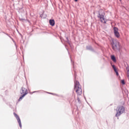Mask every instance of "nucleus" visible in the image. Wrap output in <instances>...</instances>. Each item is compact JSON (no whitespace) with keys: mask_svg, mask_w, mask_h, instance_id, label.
Instances as JSON below:
<instances>
[{"mask_svg":"<svg viewBox=\"0 0 129 129\" xmlns=\"http://www.w3.org/2000/svg\"><path fill=\"white\" fill-rule=\"evenodd\" d=\"M76 73H75V89L78 95H81V94H82V89L80 87L79 82L76 81Z\"/></svg>","mask_w":129,"mask_h":129,"instance_id":"f257e3e1","label":"nucleus"},{"mask_svg":"<svg viewBox=\"0 0 129 129\" xmlns=\"http://www.w3.org/2000/svg\"><path fill=\"white\" fill-rule=\"evenodd\" d=\"M116 111V114H115V116L118 117V116H120L125 111V109L123 106L119 105L117 107Z\"/></svg>","mask_w":129,"mask_h":129,"instance_id":"f03ea898","label":"nucleus"},{"mask_svg":"<svg viewBox=\"0 0 129 129\" xmlns=\"http://www.w3.org/2000/svg\"><path fill=\"white\" fill-rule=\"evenodd\" d=\"M20 94L22 95L20 96L19 99H18V101H21L23 98H24L27 94L29 93L28 92V89H26L24 87H22L20 89Z\"/></svg>","mask_w":129,"mask_h":129,"instance_id":"7ed1b4c3","label":"nucleus"},{"mask_svg":"<svg viewBox=\"0 0 129 129\" xmlns=\"http://www.w3.org/2000/svg\"><path fill=\"white\" fill-rule=\"evenodd\" d=\"M119 47H120V45H119V42H118V40H115L112 41V48L113 50L114 51L119 50Z\"/></svg>","mask_w":129,"mask_h":129,"instance_id":"20e7f679","label":"nucleus"},{"mask_svg":"<svg viewBox=\"0 0 129 129\" xmlns=\"http://www.w3.org/2000/svg\"><path fill=\"white\" fill-rule=\"evenodd\" d=\"M104 16H105V13H104V11H103V10H101L99 11L98 18L99 19H100L101 23L103 22L104 21H105V18H104Z\"/></svg>","mask_w":129,"mask_h":129,"instance_id":"39448f33","label":"nucleus"},{"mask_svg":"<svg viewBox=\"0 0 129 129\" xmlns=\"http://www.w3.org/2000/svg\"><path fill=\"white\" fill-rule=\"evenodd\" d=\"M14 115L16 117V118L17 119V121L19 123V126L21 128H22V122H21V119L20 118V117L17 113H14Z\"/></svg>","mask_w":129,"mask_h":129,"instance_id":"423d86ee","label":"nucleus"},{"mask_svg":"<svg viewBox=\"0 0 129 129\" xmlns=\"http://www.w3.org/2000/svg\"><path fill=\"white\" fill-rule=\"evenodd\" d=\"M114 34L116 38H119V32H118V28L114 27L113 28Z\"/></svg>","mask_w":129,"mask_h":129,"instance_id":"0eeeda50","label":"nucleus"},{"mask_svg":"<svg viewBox=\"0 0 129 129\" xmlns=\"http://www.w3.org/2000/svg\"><path fill=\"white\" fill-rule=\"evenodd\" d=\"M86 49L89 50V51H91L92 52H93L94 53H96V51L93 49L92 46L91 45H88L86 46Z\"/></svg>","mask_w":129,"mask_h":129,"instance_id":"6e6552de","label":"nucleus"},{"mask_svg":"<svg viewBox=\"0 0 129 129\" xmlns=\"http://www.w3.org/2000/svg\"><path fill=\"white\" fill-rule=\"evenodd\" d=\"M49 23L50 26H55V20H54V19L49 20Z\"/></svg>","mask_w":129,"mask_h":129,"instance_id":"1a4fd4ad","label":"nucleus"},{"mask_svg":"<svg viewBox=\"0 0 129 129\" xmlns=\"http://www.w3.org/2000/svg\"><path fill=\"white\" fill-rule=\"evenodd\" d=\"M111 59L114 63L116 62V58H115V56L114 55H111Z\"/></svg>","mask_w":129,"mask_h":129,"instance_id":"9d476101","label":"nucleus"},{"mask_svg":"<svg viewBox=\"0 0 129 129\" xmlns=\"http://www.w3.org/2000/svg\"><path fill=\"white\" fill-rule=\"evenodd\" d=\"M8 37H9V38H10V39H11V40H12V41L14 42V43H15V45L17 48V44H16V42H15V41H14V39L13 38H12V37H11V36H9Z\"/></svg>","mask_w":129,"mask_h":129,"instance_id":"9b49d317","label":"nucleus"},{"mask_svg":"<svg viewBox=\"0 0 129 129\" xmlns=\"http://www.w3.org/2000/svg\"><path fill=\"white\" fill-rule=\"evenodd\" d=\"M114 72L116 73V76H118L119 74H118V71H117V70H116L115 71H114Z\"/></svg>","mask_w":129,"mask_h":129,"instance_id":"f8f14e48","label":"nucleus"},{"mask_svg":"<svg viewBox=\"0 0 129 129\" xmlns=\"http://www.w3.org/2000/svg\"><path fill=\"white\" fill-rule=\"evenodd\" d=\"M121 83L122 84H123V85H124V84H125V82H124V80H122L121 81Z\"/></svg>","mask_w":129,"mask_h":129,"instance_id":"ddd939ff","label":"nucleus"},{"mask_svg":"<svg viewBox=\"0 0 129 129\" xmlns=\"http://www.w3.org/2000/svg\"><path fill=\"white\" fill-rule=\"evenodd\" d=\"M110 64H111V67L113 68V69H114V68H116L115 66H114V64H112V62H111Z\"/></svg>","mask_w":129,"mask_h":129,"instance_id":"4468645a","label":"nucleus"},{"mask_svg":"<svg viewBox=\"0 0 129 129\" xmlns=\"http://www.w3.org/2000/svg\"><path fill=\"white\" fill-rule=\"evenodd\" d=\"M67 43H68V44H69V45H70V43L69 42V39H68V37H67Z\"/></svg>","mask_w":129,"mask_h":129,"instance_id":"2eb2a0df","label":"nucleus"},{"mask_svg":"<svg viewBox=\"0 0 129 129\" xmlns=\"http://www.w3.org/2000/svg\"><path fill=\"white\" fill-rule=\"evenodd\" d=\"M47 93H48L49 94H52L53 95H57V94H53V93H52L47 92Z\"/></svg>","mask_w":129,"mask_h":129,"instance_id":"dca6fc26","label":"nucleus"},{"mask_svg":"<svg viewBox=\"0 0 129 129\" xmlns=\"http://www.w3.org/2000/svg\"><path fill=\"white\" fill-rule=\"evenodd\" d=\"M78 101L79 103H80V99H79V98H78Z\"/></svg>","mask_w":129,"mask_h":129,"instance_id":"f3484780","label":"nucleus"},{"mask_svg":"<svg viewBox=\"0 0 129 129\" xmlns=\"http://www.w3.org/2000/svg\"><path fill=\"white\" fill-rule=\"evenodd\" d=\"M36 92H39V91H33L32 93H36Z\"/></svg>","mask_w":129,"mask_h":129,"instance_id":"a211bd4d","label":"nucleus"},{"mask_svg":"<svg viewBox=\"0 0 129 129\" xmlns=\"http://www.w3.org/2000/svg\"><path fill=\"white\" fill-rule=\"evenodd\" d=\"M4 34H6V35H7V36H8V37L10 36V35H9V34H8V33H5V32H4Z\"/></svg>","mask_w":129,"mask_h":129,"instance_id":"6ab92c4d","label":"nucleus"},{"mask_svg":"<svg viewBox=\"0 0 129 129\" xmlns=\"http://www.w3.org/2000/svg\"><path fill=\"white\" fill-rule=\"evenodd\" d=\"M117 70V69H116V67L113 69L114 71H115V70Z\"/></svg>","mask_w":129,"mask_h":129,"instance_id":"aec40b11","label":"nucleus"},{"mask_svg":"<svg viewBox=\"0 0 129 129\" xmlns=\"http://www.w3.org/2000/svg\"><path fill=\"white\" fill-rule=\"evenodd\" d=\"M104 24H106V21H105V19L104 20Z\"/></svg>","mask_w":129,"mask_h":129,"instance_id":"412c9836","label":"nucleus"},{"mask_svg":"<svg viewBox=\"0 0 129 129\" xmlns=\"http://www.w3.org/2000/svg\"><path fill=\"white\" fill-rule=\"evenodd\" d=\"M74 2H75V3H77V2H78V0H74Z\"/></svg>","mask_w":129,"mask_h":129,"instance_id":"4be33fe9","label":"nucleus"},{"mask_svg":"<svg viewBox=\"0 0 129 129\" xmlns=\"http://www.w3.org/2000/svg\"><path fill=\"white\" fill-rule=\"evenodd\" d=\"M41 18H43V14L40 15Z\"/></svg>","mask_w":129,"mask_h":129,"instance_id":"5701e85b","label":"nucleus"},{"mask_svg":"<svg viewBox=\"0 0 129 129\" xmlns=\"http://www.w3.org/2000/svg\"><path fill=\"white\" fill-rule=\"evenodd\" d=\"M72 65H73L74 66V62H72Z\"/></svg>","mask_w":129,"mask_h":129,"instance_id":"b1692460","label":"nucleus"},{"mask_svg":"<svg viewBox=\"0 0 129 129\" xmlns=\"http://www.w3.org/2000/svg\"><path fill=\"white\" fill-rule=\"evenodd\" d=\"M71 62H72V59H71Z\"/></svg>","mask_w":129,"mask_h":129,"instance_id":"393cba45","label":"nucleus"},{"mask_svg":"<svg viewBox=\"0 0 129 129\" xmlns=\"http://www.w3.org/2000/svg\"><path fill=\"white\" fill-rule=\"evenodd\" d=\"M67 50L68 51V49L67 48Z\"/></svg>","mask_w":129,"mask_h":129,"instance_id":"a878e982","label":"nucleus"},{"mask_svg":"<svg viewBox=\"0 0 129 129\" xmlns=\"http://www.w3.org/2000/svg\"><path fill=\"white\" fill-rule=\"evenodd\" d=\"M120 1V0H119Z\"/></svg>","mask_w":129,"mask_h":129,"instance_id":"bb28decb","label":"nucleus"}]
</instances>
